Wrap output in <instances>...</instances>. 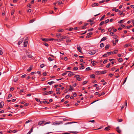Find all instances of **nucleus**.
I'll return each instance as SVG.
<instances>
[{"instance_id": "338daca9", "label": "nucleus", "mask_w": 134, "mask_h": 134, "mask_svg": "<svg viewBox=\"0 0 134 134\" xmlns=\"http://www.w3.org/2000/svg\"><path fill=\"white\" fill-rule=\"evenodd\" d=\"M93 30V28H91V29H88V31H92Z\"/></svg>"}, {"instance_id": "680f3d73", "label": "nucleus", "mask_w": 134, "mask_h": 134, "mask_svg": "<svg viewBox=\"0 0 134 134\" xmlns=\"http://www.w3.org/2000/svg\"><path fill=\"white\" fill-rule=\"evenodd\" d=\"M73 69L76 70L78 69V68L76 67L75 66L74 68Z\"/></svg>"}, {"instance_id": "774afa93", "label": "nucleus", "mask_w": 134, "mask_h": 134, "mask_svg": "<svg viewBox=\"0 0 134 134\" xmlns=\"http://www.w3.org/2000/svg\"><path fill=\"white\" fill-rule=\"evenodd\" d=\"M107 62V60L106 59L104 60L103 62V64H105Z\"/></svg>"}, {"instance_id": "7ed1b4c3", "label": "nucleus", "mask_w": 134, "mask_h": 134, "mask_svg": "<svg viewBox=\"0 0 134 134\" xmlns=\"http://www.w3.org/2000/svg\"><path fill=\"white\" fill-rule=\"evenodd\" d=\"M26 54L29 58H32L33 56L32 55L30 52H27L26 53Z\"/></svg>"}, {"instance_id": "423d86ee", "label": "nucleus", "mask_w": 134, "mask_h": 134, "mask_svg": "<svg viewBox=\"0 0 134 134\" xmlns=\"http://www.w3.org/2000/svg\"><path fill=\"white\" fill-rule=\"evenodd\" d=\"M96 52L95 50H93L92 51H90L89 52V54L91 55H93Z\"/></svg>"}, {"instance_id": "5701e85b", "label": "nucleus", "mask_w": 134, "mask_h": 134, "mask_svg": "<svg viewBox=\"0 0 134 134\" xmlns=\"http://www.w3.org/2000/svg\"><path fill=\"white\" fill-rule=\"evenodd\" d=\"M23 40H21L18 42V44L20 45L23 42Z\"/></svg>"}, {"instance_id": "5fc2aeb1", "label": "nucleus", "mask_w": 134, "mask_h": 134, "mask_svg": "<svg viewBox=\"0 0 134 134\" xmlns=\"http://www.w3.org/2000/svg\"><path fill=\"white\" fill-rule=\"evenodd\" d=\"M70 97V96L69 95H66L65 97V98H66V99H68L69 98V97Z\"/></svg>"}, {"instance_id": "393cba45", "label": "nucleus", "mask_w": 134, "mask_h": 134, "mask_svg": "<svg viewBox=\"0 0 134 134\" xmlns=\"http://www.w3.org/2000/svg\"><path fill=\"white\" fill-rule=\"evenodd\" d=\"M105 15H103L101 18L100 19V20H99L100 21H102V20H103V19H104V18H105Z\"/></svg>"}, {"instance_id": "72a5a7b5", "label": "nucleus", "mask_w": 134, "mask_h": 134, "mask_svg": "<svg viewBox=\"0 0 134 134\" xmlns=\"http://www.w3.org/2000/svg\"><path fill=\"white\" fill-rule=\"evenodd\" d=\"M43 43L44 45L45 46H46L47 47H48L49 46L48 44L45 42H44Z\"/></svg>"}, {"instance_id": "dca6fc26", "label": "nucleus", "mask_w": 134, "mask_h": 134, "mask_svg": "<svg viewBox=\"0 0 134 134\" xmlns=\"http://www.w3.org/2000/svg\"><path fill=\"white\" fill-rule=\"evenodd\" d=\"M32 69V66L31 65L30 67L27 70L28 72H30Z\"/></svg>"}, {"instance_id": "39448f33", "label": "nucleus", "mask_w": 134, "mask_h": 134, "mask_svg": "<svg viewBox=\"0 0 134 134\" xmlns=\"http://www.w3.org/2000/svg\"><path fill=\"white\" fill-rule=\"evenodd\" d=\"M92 34V32H89L87 34V35L86 36L87 38H89L91 37V35Z\"/></svg>"}, {"instance_id": "8fccbe9b", "label": "nucleus", "mask_w": 134, "mask_h": 134, "mask_svg": "<svg viewBox=\"0 0 134 134\" xmlns=\"http://www.w3.org/2000/svg\"><path fill=\"white\" fill-rule=\"evenodd\" d=\"M112 29H113V31L114 32H116L117 30L116 29H114L113 27H112Z\"/></svg>"}, {"instance_id": "c85d7f7f", "label": "nucleus", "mask_w": 134, "mask_h": 134, "mask_svg": "<svg viewBox=\"0 0 134 134\" xmlns=\"http://www.w3.org/2000/svg\"><path fill=\"white\" fill-rule=\"evenodd\" d=\"M35 21V19H32L30 21L29 23H32Z\"/></svg>"}, {"instance_id": "f03ea898", "label": "nucleus", "mask_w": 134, "mask_h": 134, "mask_svg": "<svg viewBox=\"0 0 134 134\" xmlns=\"http://www.w3.org/2000/svg\"><path fill=\"white\" fill-rule=\"evenodd\" d=\"M74 77L76 78L77 80L79 81H80L82 80V79L80 77L79 75H76L74 76Z\"/></svg>"}, {"instance_id": "58836bf2", "label": "nucleus", "mask_w": 134, "mask_h": 134, "mask_svg": "<svg viewBox=\"0 0 134 134\" xmlns=\"http://www.w3.org/2000/svg\"><path fill=\"white\" fill-rule=\"evenodd\" d=\"M90 77L92 78H95V75L94 74H92L91 76Z\"/></svg>"}, {"instance_id": "cd10ccee", "label": "nucleus", "mask_w": 134, "mask_h": 134, "mask_svg": "<svg viewBox=\"0 0 134 134\" xmlns=\"http://www.w3.org/2000/svg\"><path fill=\"white\" fill-rule=\"evenodd\" d=\"M95 62L96 61H93L91 62V63L92 64L93 66H94L96 65V64L95 63Z\"/></svg>"}, {"instance_id": "69168bd1", "label": "nucleus", "mask_w": 134, "mask_h": 134, "mask_svg": "<svg viewBox=\"0 0 134 134\" xmlns=\"http://www.w3.org/2000/svg\"><path fill=\"white\" fill-rule=\"evenodd\" d=\"M114 75L113 74L110 73L109 74V76L110 77H112Z\"/></svg>"}, {"instance_id": "9d476101", "label": "nucleus", "mask_w": 134, "mask_h": 134, "mask_svg": "<svg viewBox=\"0 0 134 134\" xmlns=\"http://www.w3.org/2000/svg\"><path fill=\"white\" fill-rule=\"evenodd\" d=\"M77 49H78V51H79V52L81 53H82V52L81 51V48L80 47H77Z\"/></svg>"}, {"instance_id": "9b49d317", "label": "nucleus", "mask_w": 134, "mask_h": 134, "mask_svg": "<svg viewBox=\"0 0 134 134\" xmlns=\"http://www.w3.org/2000/svg\"><path fill=\"white\" fill-rule=\"evenodd\" d=\"M99 4L98 3H95L93 4L92 5V7H94L96 6H97L99 5Z\"/></svg>"}, {"instance_id": "f3484780", "label": "nucleus", "mask_w": 134, "mask_h": 134, "mask_svg": "<svg viewBox=\"0 0 134 134\" xmlns=\"http://www.w3.org/2000/svg\"><path fill=\"white\" fill-rule=\"evenodd\" d=\"M107 70H104L100 71V72H101V74H105L107 72Z\"/></svg>"}, {"instance_id": "49530a36", "label": "nucleus", "mask_w": 134, "mask_h": 134, "mask_svg": "<svg viewBox=\"0 0 134 134\" xmlns=\"http://www.w3.org/2000/svg\"><path fill=\"white\" fill-rule=\"evenodd\" d=\"M104 23V21H101L100 22V24H99V25L100 26L102 25Z\"/></svg>"}, {"instance_id": "c756f323", "label": "nucleus", "mask_w": 134, "mask_h": 134, "mask_svg": "<svg viewBox=\"0 0 134 134\" xmlns=\"http://www.w3.org/2000/svg\"><path fill=\"white\" fill-rule=\"evenodd\" d=\"M104 44L103 43H101L100 44V47L101 48H102V47H104Z\"/></svg>"}, {"instance_id": "37998d69", "label": "nucleus", "mask_w": 134, "mask_h": 134, "mask_svg": "<svg viewBox=\"0 0 134 134\" xmlns=\"http://www.w3.org/2000/svg\"><path fill=\"white\" fill-rule=\"evenodd\" d=\"M79 27H76L74 28L73 29L74 30H76L79 29Z\"/></svg>"}, {"instance_id": "4be33fe9", "label": "nucleus", "mask_w": 134, "mask_h": 134, "mask_svg": "<svg viewBox=\"0 0 134 134\" xmlns=\"http://www.w3.org/2000/svg\"><path fill=\"white\" fill-rule=\"evenodd\" d=\"M54 83V81H51L49 82H48L47 83L49 84L50 85H51L53 83Z\"/></svg>"}, {"instance_id": "f257e3e1", "label": "nucleus", "mask_w": 134, "mask_h": 134, "mask_svg": "<svg viewBox=\"0 0 134 134\" xmlns=\"http://www.w3.org/2000/svg\"><path fill=\"white\" fill-rule=\"evenodd\" d=\"M25 40V41L24 42V47H26L27 46L28 41V38L27 37L26 38Z\"/></svg>"}, {"instance_id": "e433bc0d", "label": "nucleus", "mask_w": 134, "mask_h": 134, "mask_svg": "<svg viewBox=\"0 0 134 134\" xmlns=\"http://www.w3.org/2000/svg\"><path fill=\"white\" fill-rule=\"evenodd\" d=\"M84 68L85 67L83 65H82L80 66V69H84Z\"/></svg>"}, {"instance_id": "0eeeda50", "label": "nucleus", "mask_w": 134, "mask_h": 134, "mask_svg": "<svg viewBox=\"0 0 134 134\" xmlns=\"http://www.w3.org/2000/svg\"><path fill=\"white\" fill-rule=\"evenodd\" d=\"M74 75V74L73 73V72L70 71L68 74V76L69 77H71V76Z\"/></svg>"}, {"instance_id": "09e8293b", "label": "nucleus", "mask_w": 134, "mask_h": 134, "mask_svg": "<svg viewBox=\"0 0 134 134\" xmlns=\"http://www.w3.org/2000/svg\"><path fill=\"white\" fill-rule=\"evenodd\" d=\"M12 95L11 94H9L8 95V98L9 99V98L11 97H12Z\"/></svg>"}, {"instance_id": "2f4dec72", "label": "nucleus", "mask_w": 134, "mask_h": 134, "mask_svg": "<svg viewBox=\"0 0 134 134\" xmlns=\"http://www.w3.org/2000/svg\"><path fill=\"white\" fill-rule=\"evenodd\" d=\"M86 70L87 71H88L89 70H91L92 69H91L90 68V67H88L86 68Z\"/></svg>"}, {"instance_id": "a211bd4d", "label": "nucleus", "mask_w": 134, "mask_h": 134, "mask_svg": "<svg viewBox=\"0 0 134 134\" xmlns=\"http://www.w3.org/2000/svg\"><path fill=\"white\" fill-rule=\"evenodd\" d=\"M61 35V34L60 33H57V34L56 37L58 38Z\"/></svg>"}, {"instance_id": "de8ad7c7", "label": "nucleus", "mask_w": 134, "mask_h": 134, "mask_svg": "<svg viewBox=\"0 0 134 134\" xmlns=\"http://www.w3.org/2000/svg\"><path fill=\"white\" fill-rule=\"evenodd\" d=\"M123 121V119H118V122H122V121Z\"/></svg>"}, {"instance_id": "2eb2a0df", "label": "nucleus", "mask_w": 134, "mask_h": 134, "mask_svg": "<svg viewBox=\"0 0 134 134\" xmlns=\"http://www.w3.org/2000/svg\"><path fill=\"white\" fill-rule=\"evenodd\" d=\"M18 78L16 77H13L14 81L15 82L17 81L18 80Z\"/></svg>"}, {"instance_id": "864d4df0", "label": "nucleus", "mask_w": 134, "mask_h": 134, "mask_svg": "<svg viewBox=\"0 0 134 134\" xmlns=\"http://www.w3.org/2000/svg\"><path fill=\"white\" fill-rule=\"evenodd\" d=\"M49 39L50 40H49V41H53V40H55V41L57 40V39H54L53 38H50V39Z\"/></svg>"}, {"instance_id": "4c0bfd02", "label": "nucleus", "mask_w": 134, "mask_h": 134, "mask_svg": "<svg viewBox=\"0 0 134 134\" xmlns=\"http://www.w3.org/2000/svg\"><path fill=\"white\" fill-rule=\"evenodd\" d=\"M109 127H106L105 128V129L104 130H106V131H108L109 130Z\"/></svg>"}, {"instance_id": "bb28decb", "label": "nucleus", "mask_w": 134, "mask_h": 134, "mask_svg": "<svg viewBox=\"0 0 134 134\" xmlns=\"http://www.w3.org/2000/svg\"><path fill=\"white\" fill-rule=\"evenodd\" d=\"M33 129V127H32L31 129V130L28 133L30 134L32 132V131Z\"/></svg>"}, {"instance_id": "a19ab883", "label": "nucleus", "mask_w": 134, "mask_h": 134, "mask_svg": "<svg viewBox=\"0 0 134 134\" xmlns=\"http://www.w3.org/2000/svg\"><path fill=\"white\" fill-rule=\"evenodd\" d=\"M70 132L72 133H73L77 134L78 133H79V132L77 131H71Z\"/></svg>"}, {"instance_id": "412c9836", "label": "nucleus", "mask_w": 134, "mask_h": 134, "mask_svg": "<svg viewBox=\"0 0 134 134\" xmlns=\"http://www.w3.org/2000/svg\"><path fill=\"white\" fill-rule=\"evenodd\" d=\"M70 88L69 89V90L70 91L71 90H73L74 89L73 87L71 85H70L69 86Z\"/></svg>"}, {"instance_id": "3c124183", "label": "nucleus", "mask_w": 134, "mask_h": 134, "mask_svg": "<svg viewBox=\"0 0 134 134\" xmlns=\"http://www.w3.org/2000/svg\"><path fill=\"white\" fill-rule=\"evenodd\" d=\"M124 20V19H123L122 20H121L120 21H119L118 22V23H123V21Z\"/></svg>"}, {"instance_id": "ea45409f", "label": "nucleus", "mask_w": 134, "mask_h": 134, "mask_svg": "<svg viewBox=\"0 0 134 134\" xmlns=\"http://www.w3.org/2000/svg\"><path fill=\"white\" fill-rule=\"evenodd\" d=\"M108 56V55L107 53H105L103 55H102V57H106Z\"/></svg>"}, {"instance_id": "79ce46f5", "label": "nucleus", "mask_w": 134, "mask_h": 134, "mask_svg": "<svg viewBox=\"0 0 134 134\" xmlns=\"http://www.w3.org/2000/svg\"><path fill=\"white\" fill-rule=\"evenodd\" d=\"M87 82L88 81H85L83 82H82V85H84L86 84L87 83Z\"/></svg>"}, {"instance_id": "a878e982", "label": "nucleus", "mask_w": 134, "mask_h": 134, "mask_svg": "<svg viewBox=\"0 0 134 134\" xmlns=\"http://www.w3.org/2000/svg\"><path fill=\"white\" fill-rule=\"evenodd\" d=\"M57 124L56 125H59L60 124H63V121H59V122H57Z\"/></svg>"}, {"instance_id": "473e14b6", "label": "nucleus", "mask_w": 134, "mask_h": 134, "mask_svg": "<svg viewBox=\"0 0 134 134\" xmlns=\"http://www.w3.org/2000/svg\"><path fill=\"white\" fill-rule=\"evenodd\" d=\"M48 92L44 91L43 92V95H47L48 94Z\"/></svg>"}, {"instance_id": "1a4fd4ad", "label": "nucleus", "mask_w": 134, "mask_h": 134, "mask_svg": "<svg viewBox=\"0 0 134 134\" xmlns=\"http://www.w3.org/2000/svg\"><path fill=\"white\" fill-rule=\"evenodd\" d=\"M4 103L3 102H1L0 103V108H2L3 106L4 105Z\"/></svg>"}, {"instance_id": "bf43d9fd", "label": "nucleus", "mask_w": 134, "mask_h": 134, "mask_svg": "<svg viewBox=\"0 0 134 134\" xmlns=\"http://www.w3.org/2000/svg\"><path fill=\"white\" fill-rule=\"evenodd\" d=\"M130 44H126L125 46V47H127L129 46H130Z\"/></svg>"}, {"instance_id": "4468645a", "label": "nucleus", "mask_w": 134, "mask_h": 134, "mask_svg": "<svg viewBox=\"0 0 134 134\" xmlns=\"http://www.w3.org/2000/svg\"><path fill=\"white\" fill-rule=\"evenodd\" d=\"M107 38L106 37H103L101 39V41H100V42H101V41H104L105 40H107Z\"/></svg>"}, {"instance_id": "7c9ffc66", "label": "nucleus", "mask_w": 134, "mask_h": 134, "mask_svg": "<svg viewBox=\"0 0 134 134\" xmlns=\"http://www.w3.org/2000/svg\"><path fill=\"white\" fill-rule=\"evenodd\" d=\"M48 59L49 61H51L54 60V58H52L51 57H49L48 58Z\"/></svg>"}, {"instance_id": "052dcab7", "label": "nucleus", "mask_w": 134, "mask_h": 134, "mask_svg": "<svg viewBox=\"0 0 134 134\" xmlns=\"http://www.w3.org/2000/svg\"><path fill=\"white\" fill-rule=\"evenodd\" d=\"M63 120L64 121H69V120L66 118H64L63 119Z\"/></svg>"}, {"instance_id": "f8f14e48", "label": "nucleus", "mask_w": 134, "mask_h": 134, "mask_svg": "<svg viewBox=\"0 0 134 134\" xmlns=\"http://www.w3.org/2000/svg\"><path fill=\"white\" fill-rule=\"evenodd\" d=\"M110 46V44H108L106 45L105 47V49H108L109 48Z\"/></svg>"}, {"instance_id": "20e7f679", "label": "nucleus", "mask_w": 134, "mask_h": 134, "mask_svg": "<svg viewBox=\"0 0 134 134\" xmlns=\"http://www.w3.org/2000/svg\"><path fill=\"white\" fill-rule=\"evenodd\" d=\"M41 39L42 41L44 42H48L49 41L50 39L49 38H41Z\"/></svg>"}, {"instance_id": "a18cd8bd", "label": "nucleus", "mask_w": 134, "mask_h": 134, "mask_svg": "<svg viewBox=\"0 0 134 134\" xmlns=\"http://www.w3.org/2000/svg\"><path fill=\"white\" fill-rule=\"evenodd\" d=\"M22 59H23L24 60H25L26 59V57L25 56H24L22 57Z\"/></svg>"}, {"instance_id": "603ef678", "label": "nucleus", "mask_w": 134, "mask_h": 134, "mask_svg": "<svg viewBox=\"0 0 134 134\" xmlns=\"http://www.w3.org/2000/svg\"><path fill=\"white\" fill-rule=\"evenodd\" d=\"M32 121V120H28V121H26V122H25V123L26 124H27V123H29V122H30L31 121Z\"/></svg>"}, {"instance_id": "aec40b11", "label": "nucleus", "mask_w": 134, "mask_h": 134, "mask_svg": "<svg viewBox=\"0 0 134 134\" xmlns=\"http://www.w3.org/2000/svg\"><path fill=\"white\" fill-rule=\"evenodd\" d=\"M100 71H96V74L97 75H99L100 74H101Z\"/></svg>"}, {"instance_id": "ddd939ff", "label": "nucleus", "mask_w": 134, "mask_h": 134, "mask_svg": "<svg viewBox=\"0 0 134 134\" xmlns=\"http://www.w3.org/2000/svg\"><path fill=\"white\" fill-rule=\"evenodd\" d=\"M44 121H39L38 123V125H41L44 123Z\"/></svg>"}, {"instance_id": "13d9d810", "label": "nucleus", "mask_w": 134, "mask_h": 134, "mask_svg": "<svg viewBox=\"0 0 134 134\" xmlns=\"http://www.w3.org/2000/svg\"><path fill=\"white\" fill-rule=\"evenodd\" d=\"M44 64H42L40 65V67L41 68H42L43 67H44Z\"/></svg>"}, {"instance_id": "c03bdc74", "label": "nucleus", "mask_w": 134, "mask_h": 134, "mask_svg": "<svg viewBox=\"0 0 134 134\" xmlns=\"http://www.w3.org/2000/svg\"><path fill=\"white\" fill-rule=\"evenodd\" d=\"M109 20L108 19H107L105 21L104 23L105 24H107L109 22Z\"/></svg>"}, {"instance_id": "4d7b16f0", "label": "nucleus", "mask_w": 134, "mask_h": 134, "mask_svg": "<svg viewBox=\"0 0 134 134\" xmlns=\"http://www.w3.org/2000/svg\"><path fill=\"white\" fill-rule=\"evenodd\" d=\"M110 63H109L106 66V67L107 68H109L110 67Z\"/></svg>"}, {"instance_id": "6ab92c4d", "label": "nucleus", "mask_w": 134, "mask_h": 134, "mask_svg": "<svg viewBox=\"0 0 134 134\" xmlns=\"http://www.w3.org/2000/svg\"><path fill=\"white\" fill-rule=\"evenodd\" d=\"M77 123V122H68L67 123H65V124H64L65 125H67V124H71L72 123Z\"/></svg>"}, {"instance_id": "c9c22d12", "label": "nucleus", "mask_w": 134, "mask_h": 134, "mask_svg": "<svg viewBox=\"0 0 134 134\" xmlns=\"http://www.w3.org/2000/svg\"><path fill=\"white\" fill-rule=\"evenodd\" d=\"M118 61L119 62H121L123 61V60L122 58H120L118 59Z\"/></svg>"}, {"instance_id": "6e6d98bb", "label": "nucleus", "mask_w": 134, "mask_h": 134, "mask_svg": "<svg viewBox=\"0 0 134 134\" xmlns=\"http://www.w3.org/2000/svg\"><path fill=\"white\" fill-rule=\"evenodd\" d=\"M48 93H49L50 94H52L53 93V91H50L49 92H48Z\"/></svg>"}, {"instance_id": "e2e57ef3", "label": "nucleus", "mask_w": 134, "mask_h": 134, "mask_svg": "<svg viewBox=\"0 0 134 134\" xmlns=\"http://www.w3.org/2000/svg\"><path fill=\"white\" fill-rule=\"evenodd\" d=\"M35 99L38 102H39L40 101V100L38 98H35Z\"/></svg>"}, {"instance_id": "6e6552de", "label": "nucleus", "mask_w": 134, "mask_h": 134, "mask_svg": "<svg viewBox=\"0 0 134 134\" xmlns=\"http://www.w3.org/2000/svg\"><path fill=\"white\" fill-rule=\"evenodd\" d=\"M117 131L119 133H120L121 132V131L119 129V127L118 126L116 128Z\"/></svg>"}, {"instance_id": "b1692460", "label": "nucleus", "mask_w": 134, "mask_h": 134, "mask_svg": "<svg viewBox=\"0 0 134 134\" xmlns=\"http://www.w3.org/2000/svg\"><path fill=\"white\" fill-rule=\"evenodd\" d=\"M64 31V30L62 29H58V31L59 32H63V31Z\"/></svg>"}, {"instance_id": "f704fd0d", "label": "nucleus", "mask_w": 134, "mask_h": 134, "mask_svg": "<svg viewBox=\"0 0 134 134\" xmlns=\"http://www.w3.org/2000/svg\"><path fill=\"white\" fill-rule=\"evenodd\" d=\"M118 51L117 50H114V51L112 53L115 54H116L118 53Z\"/></svg>"}, {"instance_id": "0e129e2a", "label": "nucleus", "mask_w": 134, "mask_h": 134, "mask_svg": "<svg viewBox=\"0 0 134 134\" xmlns=\"http://www.w3.org/2000/svg\"><path fill=\"white\" fill-rule=\"evenodd\" d=\"M14 88L13 87H11L10 88V91H13L14 90Z\"/></svg>"}]
</instances>
